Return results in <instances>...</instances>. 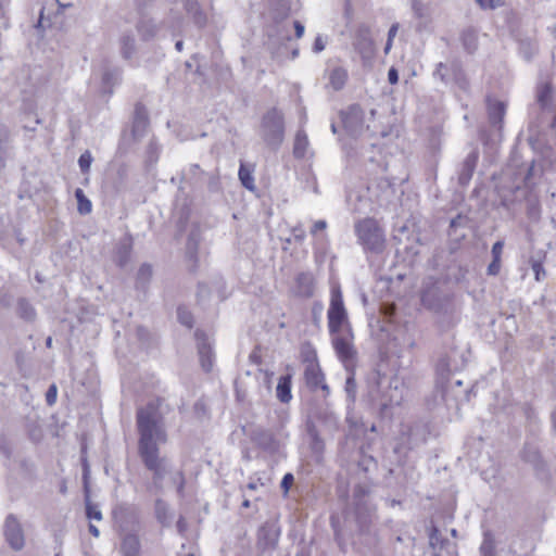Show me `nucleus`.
<instances>
[{
    "instance_id": "obj_1",
    "label": "nucleus",
    "mask_w": 556,
    "mask_h": 556,
    "mask_svg": "<svg viewBox=\"0 0 556 556\" xmlns=\"http://www.w3.org/2000/svg\"><path fill=\"white\" fill-rule=\"evenodd\" d=\"M162 402L161 399L151 400L136 414L138 455L146 469L152 472V485L157 490H162V482L168 472V459L160 451V446L168 441L161 412Z\"/></svg>"
},
{
    "instance_id": "obj_2",
    "label": "nucleus",
    "mask_w": 556,
    "mask_h": 556,
    "mask_svg": "<svg viewBox=\"0 0 556 556\" xmlns=\"http://www.w3.org/2000/svg\"><path fill=\"white\" fill-rule=\"evenodd\" d=\"M113 517L121 531L119 552L123 556H141V542L138 535L139 519L134 507L121 504L113 509Z\"/></svg>"
},
{
    "instance_id": "obj_3",
    "label": "nucleus",
    "mask_w": 556,
    "mask_h": 556,
    "mask_svg": "<svg viewBox=\"0 0 556 556\" xmlns=\"http://www.w3.org/2000/svg\"><path fill=\"white\" fill-rule=\"evenodd\" d=\"M358 243L366 252L381 253L384 249V232L377 220L370 217L355 224Z\"/></svg>"
},
{
    "instance_id": "obj_4",
    "label": "nucleus",
    "mask_w": 556,
    "mask_h": 556,
    "mask_svg": "<svg viewBox=\"0 0 556 556\" xmlns=\"http://www.w3.org/2000/svg\"><path fill=\"white\" fill-rule=\"evenodd\" d=\"M260 134L266 144L273 148L280 146L285 136V121L280 110L271 108L263 115Z\"/></svg>"
},
{
    "instance_id": "obj_5",
    "label": "nucleus",
    "mask_w": 556,
    "mask_h": 556,
    "mask_svg": "<svg viewBox=\"0 0 556 556\" xmlns=\"http://www.w3.org/2000/svg\"><path fill=\"white\" fill-rule=\"evenodd\" d=\"M432 75L434 79L440 80L446 86L454 85L463 91L469 89V80L459 60L455 59L451 62L438 63Z\"/></svg>"
},
{
    "instance_id": "obj_6",
    "label": "nucleus",
    "mask_w": 556,
    "mask_h": 556,
    "mask_svg": "<svg viewBox=\"0 0 556 556\" xmlns=\"http://www.w3.org/2000/svg\"><path fill=\"white\" fill-rule=\"evenodd\" d=\"M421 303L430 311L447 314L452 308V294L443 290L439 282H430L421 292Z\"/></svg>"
},
{
    "instance_id": "obj_7",
    "label": "nucleus",
    "mask_w": 556,
    "mask_h": 556,
    "mask_svg": "<svg viewBox=\"0 0 556 556\" xmlns=\"http://www.w3.org/2000/svg\"><path fill=\"white\" fill-rule=\"evenodd\" d=\"M328 328L330 334L350 328L348 312L344 307L342 291L339 286L332 287L328 308Z\"/></svg>"
},
{
    "instance_id": "obj_8",
    "label": "nucleus",
    "mask_w": 556,
    "mask_h": 556,
    "mask_svg": "<svg viewBox=\"0 0 556 556\" xmlns=\"http://www.w3.org/2000/svg\"><path fill=\"white\" fill-rule=\"evenodd\" d=\"M332 336V345L337 356L343 363L344 367L349 369L354 366L356 359V350L353 345V333L351 328L341 330Z\"/></svg>"
},
{
    "instance_id": "obj_9",
    "label": "nucleus",
    "mask_w": 556,
    "mask_h": 556,
    "mask_svg": "<svg viewBox=\"0 0 556 556\" xmlns=\"http://www.w3.org/2000/svg\"><path fill=\"white\" fill-rule=\"evenodd\" d=\"M341 119L344 129L352 137L359 136L364 130V111L358 104L350 105L341 112Z\"/></svg>"
},
{
    "instance_id": "obj_10",
    "label": "nucleus",
    "mask_w": 556,
    "mask_h": 556,
    "mask_svg": "<svg viewBox=\"0 0 556 556\" xmlns=\"http://www.w3.org/2000/svg\"><path fill=\"white\" fill-rule=\"evenodd\" d=\"M3 534L5 541L14 551H21L24 547V531L15 515L10 514L7 516L3 525Z\"/></svg>"
},
{
    "instance_id": "obj_11",
    "label": "nucleus",
    "mask_w": 556,
    "mask_h": 556,
    "mask_svg": "<svg viewBox=\"0 0 556 556\" xmlns=\"http://www.w3.org/2000/svg\"><path fill=\"white\" fill-rule=\"evenodd\" d=\"M280 527L275 520L265 521L257 531V547L262 551H273L277 547Z\"/></svg>"
},
{
    "instance_id": "obj_12",
    "label": "nucleus",
    "mask_w": 556,
    "mask_h": 556,
    "mask_svg": "<svg viewBox=\"0 0 556 556\" xmlns=\"http://www.w3.org/2000/svg\"><path fill=\"white\" fill-rule=\"evenodd\" d=\"M523 462L530 464L540 479L548 480L551 478L547 464L543 459L540 450L531 444L525 445L521 452Z\"/></svg>"
},
{
    "instance_id": "obj_13",
    "label": "nucleus",
    "mask_w": 556,
    "mask_h": 556,
    "mask_svg": "<svg viewBox=\"0 0 556 556\" xmlns=\"http://www.w3.org/2000/svg\"><path fill=\"white\" fill-rule=\"evenodd\" d=\"M353 47L361 55L364 63L372 59L375 54V46L368 27L361 26L357 29Z\"/></svg>"
},
{
    "instance_id": "obj_14",
    "label": "nucleus",
    "mask_w": 556,
    "mask_h": 556,
    "mask_svg": "<svg viewBox=\"0 0 556 556\" xmlns=\"http://www.w3.org/2000/svg\"><path fill=\"white\" fill-rule=\"evenodd\" d=\"M404 400V387L399 378L394 377L390 379L388 390L382 393L379 405L382 410L399 406Z\"/></svg>"
},
{
    "instance_id": "obj_15",
    "label": "nucleus",
    "mask_w": 556,
    "mask_h": 556,
    "mask_svg": "<svg viewBox=\"0 0 556 556\" xmlns=\"http://www.w3.org/2000/svg\"><path fill=\"white\" fill-rule=\"evenodd\" d=\"M352 516L361 534L370 532V527L375 519V508L371 504L353 506Z\"/></svg>"
},
{
    "instance_id": "obj_16",
    "label": "nucleus",
    "mask_w": 556,
    "mask_h": 556,
    "mask_svg": "<svg viewBox=\"0 0 556 556\" xmlns=\"http://www.w3.org/2000/svg\"><path fill=\"white\" fill-rule=\"evenodd\" d=\"M304 377L306 384L311 390L315 391L318 388H320L325 392V395L329 394V387L325 382V376L320 370L318 364L309 363L308 365H306Z\"/></svg>"
},
{
    "instance_id": "obj_17",
    "label": "nucleus",
    "mask_w": 556,
    "mask_h": 556,
    "mask_svg": "<svg viewBox=\"0 0 556 556\" xmlns=\"http://www.w3.org/2000/svg\"><path fill=\"white\" fill-rule=\"evenodd\" d=\"M195 337L198 340V354L201 367L204 371L210 372L212 370L214 359L213 349L204 333L198 330L195 332Z\"/></svg>"
},
{
    "instance_id": "obj_18",
    "label": "nucleus",
    "mask_w": 556,
    "mask_h": 556,
    "mask_svg": "<svg viewBox=\"0 0 556 556\" xmlns=\"http://www.w3.org/2000/svg\"><path fill=\"white\" fill-rule=\"evenodd\" d=\"M479 160V153L477 150H472L468 153L465 160L462 162L458 170V184L463 187L467 186L472 178L476 170L477 163Z\"/></svg>"
},
{
    "instance_id": "obj_19",
    "label": "nucleus",
    "mask_w": 556,
    "mask_h": 556,
    "mask_svg": "<svg viewBox=\"0 0 556 556\" xmlns=\"http://www.w3.org/2000/svg\"><path fill=\"white\" fill-rule=\"evenodd\" d=\"M149 126V116L146 106L142 103H137L135 106V114L132 121L131 132L135 139L142 138Z\"/></svg>"
},
{
    "instance_id": "obj_20",
    "label": "nucleus",
    "mask_w": 556,
    "mask_h": 556,
    "mask_svg": "<svg viewBox=\"0 0 556 556\" xmlns=\"http://www.w3.org/2000/svg\"><path fill=\"white\" fill-rule=\"evenodd\" d=\"M253 441L258 447L269 453H276L280 447L276 435L266 429L256 430L253 433Z\"/></svg>"
},
{
    "instance_id": "obj_21",
    "label": "nucleus",
    "mask_w": 556,
    "mask_h": 556,
    "mask_svg": "<svg viewBox=\"0 0 556 556\" xmlns=\"http://www.w3.org/2000/svg\"><path fill=\"white\" fill-rule=\"evenodd\" d=\"M486 109L489 123L493 127H496L498 130H501L504 124V117L506 113L505 103L502 101L492 100L491 98H488Z\"/></svg>"
},
{
    "instance_id": "obj_22",
    "label": "nucleus",
    "mask_w": 556,
    "mask_h": 556,
    "mask_svg": "<svg viewBox=\"0 0 556 556\" xmlns=\"http://www.w3.org/2000/svg\"><path fill=\"white\" fill-rule=\"evenodd\" d=\"M368 189L372 192L377 190L376 198L381 204L388 203L395 194L394 182L386 177L377 179Z\"/></svg>"
},
{
    "instance_id": "obj_23",
    "label": "nucleus",
    "mask_w": 556,
    "mask_h": 556,
    "mask_svg": "<svg viewBox=\"0 0 556 556\" xmlns=\"http://www.w3.org/2000/svg\"><path fill=\"white\" fill-rule=\"evenodd\" d=\"M315 280L308 271H303L295 277V293L301 298H311L314 294Z\"/></svg>"
},
{
    "instance_id": "obj_24",
    "label": "nucleus",
    "mask_w": 556,
    "mask_h": 556,
    "mask_svg": "<svg viewBox=\"0 0 556 556\" xmlns=\"http://www.w3.org/2000/svg\"><path fill=\"white\" fill-rule=\"evenodd\" d=\"M122 81V70L119 67H106L102 74V89L105 93L112 94L113 88Z\"/></svg>"
},
{
    "instance_id": "obj_25",
    "label": "nucleus",
    "mask_w": 556,
    "mask_h": 556,
    "mask_svg": "<svg viewBox=\"0 0 556 556\" xmlns=\"http://www.w3.org/2000/svg\"><path fill=\"white\" fill-rule=\"evenodd\" d=\"M184 8L198 27L202 28L206 25V14L203 12L198 0H185Z\"/></svg>"
},
{
    "instance_id": "obj_26",
    "label": "nucleus",
    "mask_w": 556,
    "mask_h": 556,
    "mask_svg": "<svg viewBox=\"0 0 556 556\" xmlns=\"http://www.w3.org/2000/svg\"><path fill=\"white\" fill-rule=\"evenodd\" d=\"M306 431L309 438V448L312 453L315 456L320 457L325 451V442L320 438L319 432L313 421H308L306 424Z\"/></svg>"
},
{
    "instance_id": "obj_27",
    "label": "nucleus",
    "mask_w": 556,
    "mask_h": 556,
    "mask_svg": "<svg viewBox=\"0 0 556 556\" xmlns=\"http://www.w3.org/2000/svg\"><path fill=\"white\" fill-rule=\"evenodd\" d=\"M160 26L154 20L142 16L137 23V31L144 41L153 39L159 33Z\"/></svg>"
},
{
    "instance_id": "obj_28",
    "label": "nucleus",
    "mask_w": 556,
    "mask_h": 556,
    "mask_svg": "<svg viewBox=\"0 0 556 556\" xmlns=\"http://www.w3.org/2000/svg\"><path fill=\"white\" fill-rule=\"evenodd\" d=\"M435 375L437 387L444 389L450 380L451 375V363L447 356H442L439 358L435 365Z\"/></svg>"
},
{
    "instance_id": "obj_29",
    "label": "nucleus",
    "mask_w": 556,
    "mask_h": 556,
    "mask_svg": "<svg viewBox=\"0 0 556 556\" xmlns=\"http://www.w3.org/2000/svg\"><path fill=\"white\" fill-rule=\"evenodd\" d=\"M479 556H498L496 540L491 530H485L483 532V539L479 546Z\"/></svg>"
},
{
    "instance_id": "obj_30",
    "label": "nucleus",
    "mask_w": 556,
    "mask_h": 556,
    "mask_svg": "<svg viewBox=\"0 0 556 556\" xmlns=\"http://www.w3.org/2000/svg\"><path fill=\"white\" fill-rule=\"evenodd\" d=\"M348 71L342 66H334L329 72V85L333 90H341L348 80Z\"/></svg>"
},
{
    "instance_id": "obj_31",
    "label": "nucleus",
    "mask_w": 556,
    "mask_h": 556,
    "mask_svg": "<svg viewBox=\"0 0 556 556\" xmlns=\"http://www.w3.org/2000/svg\"><path fill=\"white\" fill-rule=\"evenodd\" d=\"M276 396L281 403H289L291 394V375L281 376L276 387Z\"/></svg>"
},
{
    "instance_id": "obj_32",
    "label": "nucleus",
    "mask_w": 556,
    "mask_h": 556,
    "mask_svg": "<svg viewBox=\"0 0 556 556\" xmlns=\"http://www.w3.org/2000/svg\"><path fill=\"white\" fill-rule=\"evenodd\" d=\"M460 41L465 51L473 54L478 49V35L472 27L464 29L460 34Z\"/></svg>"
},
{
    "instance_id": "obj_33",
    "label": "nucleus",
    "mask_w": 556,
    "mask_h": 556,
    "mask_svg": "<svg viewBox=\"0 0 556 556\" xmlns=\"http://www.w3.org/2000/svg\"><path fill=\"white\" fill-rule=\"evenodd\" d=\"M130 254L131 243L126 240L122 241L117 244L115 249L113 261L117 266L124 267L129 262Z\"/></svg>"
},
{
    "instance_id": "obj_34",
    "label": "nucleus",
    "mask_w": 556,
    "mask_h": 556,
    "mask_svg": "<svg viewBox=\"0 0 556 556\" xmlns=\"http://www.w3.org/2000/svg\"><path fill=\"white\" fill-rule=\"evenodd\" d=\"M119 50L125 60H129L136 53V39L132 34L125 33L121 36Z\"/></svg>"
},
{
    "instance_id": "obj_35",
    "label": "nucleus",
    "mask_w": 556,
    "mask_h": 556,
    "mask_svg": "<svg viewBox=\"0 0 556 556\" xmlns=\"http://www.w3.org/2000/svg\"><path fill=\"white\" fill-rule=\"evenodd\" d=\"M154 514L156 520L163 526L168 527L172 522V515L166 502L157 498L154 503Z\"/></svg>"
},
{
    "instance_id": "obj_36",
    "label": "nucleus",
    "mask_w": 556,
    "mask_h": 556,
    "mask_svg": "<svg viewBox=\"0 0 556 556\" xmlns=\"http://www.w3.org/2000/svg\"><path fill=\"white\" fill-rule=\"evenodd\" d=\"M429 545L433 549L442 551L446 549L451 545V542L441 535L438 527L432 525L429 532Z\"/></svg>"
},
{
    "instance_id": "obj_37",
    "label": "nucleus",
    "mask_w": 556,
    "mask_h": 556,
    "mask_svg": "<svg viewBox=\"0 0 556 556\" xmlns=\"http://www.w3.org/2000/svg\"><path fill=\"white\" fill-rule=\"evenodd\" d=\"M16 313L22 319L26 321H34L36 318V311L34 306L25 298L18 299Z\"/></svg>"
},
{
    "instance_id": "obj_38",
    "label": "nucleus",
    "mask_w": 556,
    "mask_h": 556,
    "mask_svg": "<svg viewBox=\"0 0 556 556\" xmlns=\"http://www.w3.org/2000/svg\"><path fill=\"white\" fill-rule=\"evenodd\" d=\"M308 147V138L304 130H298L295 135L293 155L296 159H303Z\"/></svg>"
},
{
    "instance_id": "obj_39",
    "label": "nucleus",
    "mask_w": 556,
    "mask_h": 556,
    "mask_svg": "<svg viewBox=\"0 0 556 556\" xmlns=\"http://www.w3.org/2000/svg\"><path fill=\"white\" fill-rule=\"evenodd\" d=\"M526 203L528 217L533 222H538L541 217V205L539 198L535 194L530 193L526 198Z\"/></svg>"
},
{
    "instance_id": "obj_40",
    "label": "nucleus",
    "mask_w": 556,
    "mask_h": 556,
    "mask_svg": "<svg viewBox=\"0 0 556 556\" xmlns=\"http://www.w3.org/2000/svg\"><path fill=\"white\" fill-rule=\"evenodd\" d=\"M330 526L333 530L334 540L341 551L345 549L346 539L343 531L340 528V517L337 515L330 516Z\"/></svg>"
},
{
    "instance_id": "obj_41",
    "label": "nucleus",
    "mask_w": 556,
    "mask_h": 556,
    "mask_svg": "<svg viewBox=\"0 0 556 556\" xmlns=\"http://www.w3.org/2000/svg\"><path fill=\"white\" fill-rule=\"evenodd\" d=\"M9 130L0 126V168L4 167L5 159L9 152Z\"/></svg>"
},
{
    "instance_id": "obj_42",
    "label": "nucleus",
    "mask_w": 556,
    "mask_h": 556,
    "mask_svg": "<svg viewBox=\"0 0 556 556\" xmlns=\"http://www.w3.org/2000/svg\"><path fill=\"white\" fill-rule=\"evenodd\" d=\"M239 179L244 188L250 191L255 189L254 178L252 175V170L249 169L245 165L241 164L239 168Z\"/></svg>"
},
{
    "instance_id": "obj_43",
    "label": "nucleus",
    "mask_w": 556,
    "mask_h": 556,
    "mask_svg": "<svg viewBox=\"0 0 556 556\" xmlns=\"http://www.w3.org/2000/svg\"><path fill=\"white\" fill-rule=\"evenodd\" d=\"M369 489L364 484H357L353 489V506L358 504H370L367 500Z\"/></svg>"
},
{
    "instance_id": "obj_44",
    "label": "nucleus",
    "mask_w": 556,
    "mask_h": 556,
    "mask_svg": "<svg viewBox=\"0 0 556 556\" xmlns=\"http://www.w3.org/2000/svg\"><path fill=\"white\" fill-rule=\"evenodd\" d=\"M75 197L77 199L78 203V212L83 215L89 214L91 212V202L88 200V198L85 195L84 191L81 189L75 190Z\"/></svg>"
},
{
    "instance_id": "obj_45",
    "label": "nucleus",
    "mask_w": 556,
    "mask_h": 556,
    "mask_svg": "<svg viewBox=\"0 0 556 556\" xmlns=\"http://www.w3.org/2000/svg\"><path fill=\"white\" fill-rule=\"evenodd\" d=\"M86 502V516L88 519H94V520H101L102 519V513L97 504H93L90 501V497L88 494H86L85 497Z\"/></svg>"
},
{
    "instance_id": "obj_46",
    "label": "nucleus",
    "mask_w": 556,
    "mask_h": 556,
    "mask_svg": "<svg viewBox=\"0 0 556 556\" xmlns=\"http://www.w3.org/2000/svg\"><path fill=\"white\" fill-rule=\"evenodd\" d=\"M160 153V147L157 142L154 139H151L148 143L146 154H147V162L149 164H153L157 161Z\"/></svg>"
},
{
    "instance_id": "obj_47",
    "label": "nucleus",
    "mask_w": 556,
    "mask_h": 556,
    "mask_svg": "<svg viewBox=\"0 0 556 556\" xmlns=\"http://www.w3.org/2000/svg\"><path fill=\"white\" fill-rule=\"evenodd\" d=\"M92 155L90 151L86 150L84 153L80 154L78 159V165L83 174H87L90 170V166L92 163Z\"/></svg>"
},
{
    "instance_id": "obj_48",
    "label": "nucleus",
    "mask_w": 556,
    "mask_h": 556,
    "mask_svg": "<svg viewBox=\"0 0 556 556\" xmlns=\"http://www.w3.org/2000/svg\"><path fill=\"white\" fill-rule=\"evenodd\" d=\"M177 316H178V320L181 325L188 327V328H192L193 326V316L192 314L182 308V307H178L177 309Z\"/></svg>"
},
{
    "instance_id": "obj_49",
    "label": "nucleus",
    "mask_w": 556,
    "mask_h": 556,
    "mask_svg": "<svg viewBox=\"0 0 556 556\" xmlns=\"http://www.w3.org/2000/svg\"><path fill=\"white\" fill-rule=\"evenodd\" d=\"M531 268L534 273V278L536 281H542L546 277V271L542 265V263L538 260H530Z\"/></svg>"
},
{
    "instance_id": "obj_50",
    "label": "nucleus",
    "mask_w": 556,
    "mask_h": 556,
    "mask_svg": "<svg viewBox=\"0 0 556 556\" xmlns=\"http://www.w3.org/2000/svg\"><path fill=\"white\" fill-rule=\"evenodd\" d=\"M468 223V218L462 214L451 219L448 235L453 236L458 227H464Z\"/></svg>"
},
{
    "instance_id": "obj_51",
    "label": "nucleus",
    "mask_w": 556,
    "mask_h": 556,
    "mask_svg": "<svg viewBox=\"0 0 556 556\" xmlns=\"http://www.w3.org/2000/svg\"><path fill=\"white\" fill-rule=\"evenodd\" d=\"M356 381L353 375H350L345 381V392L351 401H355L356 397Z\"/></svg>"
},
{
    "instance_id": "obj_52",
    "label": "nucleus",
    "mask_w": 556,
    "mask_h": 556,
    "mask_svg": "<svg viewBox=\"0 0 556 556\" xmlns=\"http://www.w3.org/2000/svg\"><path fill=\"white\" fill-rule=\"evenodd\" d=\"M482 10H495L505 4V0H475Z\"/></svg>"
},
{
    "instance_id": "obj_53",
    "label": "nucleus",
    "mask_w": 556,
    "mask_h": 556,
    "mask_svg": "<svg viewBox=\"0 0 556 556\" xmlns=\"http://www.w3.org/2000/svg\"><path fill=\"white\" fill-rule=\"evenodd\" d=\"M152 276V267L149 264H142L137 274V281L147 282Z\"/></svg>"
},
{
    "instance_id": "obj_54",
    "label": "nucleus",
    "mask_w": 556,
    "mask_h": 556,
    "mask_svg": "<svg viewBox=\"0 0 556 556\" xmlns=\"http://www.w3.org/2000/svg\"><path fill=\"white\" fill-rule=\"evenodd\" d=\"M551 98V88L548 86L542 87L538 92V102L542 106H546Z\"/></svg>"
},
{
    "instance_id": "obj_55",
    "label": "nucleus",
    "mask_w": 556,
    "mask_h": 556,
    "mask_svg": "<svg viewBox=\"0 0 556 556\" xmlns=\"http://www.w3.org/2000/svg\"><path fill=\"white\" fill-rule=\"evenodd\" d=\"M0 452L7 457L10 458L12 454L11 443L5 437L0 438Z\"/></svg>"
},
{
    "instance_id": "obj_56",
    "label": "nucleus",
    "mask_w": 556,
    "mask_h": 556,
    "mask_svg": "<svg viewBox=\"0 0 556 556\" xmlns=\"http://www.w3.org/2000/svg\"><path fill=\"white\" fill-rule=\"evenodd\" d=\"M501 270V260L492 258V262L489 264L486 268V274L489 276H497Z\"/></svg>"
},
{
    "instance_id": "obj_57",
    "label": "nucleus",
    "mask_w": 556,
    "mask_h": 556,
    "mask_svg": "<svg viewBox=\"0 0 556 556\" xmlns=\"http://www.w3.org/2000/svg\"><path fill=\"white\" fill-rule=\"evenodd\" d=\"M58 389L55 384H51L46 393V401L48 405H53L56 401Z\"/></svg>"
},
{
    "instance_id": "obj_58",
    "label": "nucleus",
    "mask_w": 556,
    "mask_h": 556,
    "mask_svg": "<svg viewBox=\"0 0 556 556\" xmlns=\"http://www.w3.org/2000/svg\"><path fill=\"white\" fill-rule=\"evenodd\" d=\"M503 249H504V241H502V240L496 241L493 244L492 250H491L492 258L501 260Z\"/></svg>"
},
{
    "instance_id": "obj_59",
    "label": "nucleus",
    "mask_w": 556,
    "mask_h": 556,
    "mask_svg": "<svg viewBox=\"0 0 556 556\" xmlns=\"http://www.w3.org/2000/svg\"><path fill=\"white\" fill-rule=\"evenodd\" d=\"M207 189L211 192H218L220 190V181L217 176L211 175L208 177Z\"/></svg>"
},
{
    "instance_id": "obj_60",
    "label": "nucleus",
    "mask_w": 556,
    "mask_h": 556,
    "mask_svg": "<svg viewBox=\"0 0 556 556\" xmlns=\"http://www.w3.org/2000/svg\"><path fill=\"white\" fill-rule=\"evenodd\" d=\"M293 481H294V478H293V475L288 472L283 476L281 482H280V488L283 490L285 493H287L291 485L293 484Z\"/></svg>"
},
{
    "instance_id": "obj_61",
    "label": "nucleus",
    "mask_w": 556,
    "mask_h": 556,
    "mask_svg": "<svg viewBox=\"0 0 556 556\" xmlns=\"http://www.w3.org/2000/svg\"><path fill=\"white\" fill-rule=\"evenodd\" d=\"M520 52L522 53L523 58L527 60H530L533 54V49L530 42H522L520 46Z\"/></svg>"
},
{
    "instance_id": "obj_62",
    "label": "nucleus",
    "mask_w": 556,
    "mask_h": 556,
    "mask_svg": "<svg viewBox=\"0 0 556 556\" xmlns=\"http://www.w3.org/2000/svg\"><path fill=\"white\" fill-rule=\"evenodd\" d=\"M358 466L364 470L368 471L370 466H376V462L371 456L364 457L359 463Z\"/></svg>"
},
{
    "instance_id": "obj_63",
    "label": "nucleus",
    "mask_w": 556,
    "mask_h": 556,
    "mask_svg": "<svg viewBox=\"0 0 556 556\" xmlns=\"http://www.w3.org/2000/svg\"><path fill=\"white\" fill-rule=\"evenodd\" d=\"M324 49H325V42H324V40H323L321 36H319V35H318V36L315 38V41H314V43H313V51H314L315 53H319V52H321Z\"/></svg>"
},
{
    "instance_id": "obj_64",
    "label": "nucleus",
    "mask_w": 556,
    "mask_h": 556,
    "mask_svg": "<svg viewBox=\"0 0 556 556\" xmlns=\"http://www.w3.org/2000/svg\"><path fill=\"white\" fill-rule=\"evenodd\" d=\"M388 80L391 85H395L399 81V73L395 67H391L388 72Z\"/></svg>"
}]
</instances>
